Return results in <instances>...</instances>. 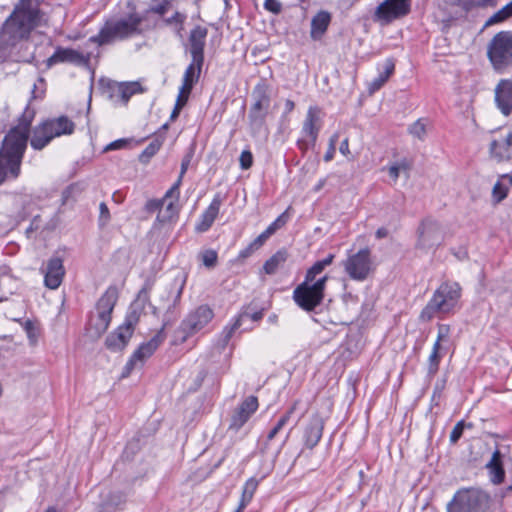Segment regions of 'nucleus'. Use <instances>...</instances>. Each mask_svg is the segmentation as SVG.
<instances>
[{
    "label": "nucleus",
    "instance_id": "f3484780",
    "mask_svg": "<svg viewBox=\"0 0 512 512\" xmlns=\"http://www.w3.org/2000/svg\"><path fill=\"white\" fill-rule=\"evenodd\" d=\"M322 111L318 106H310L307 110L305 120L302 126V133L309 137L311 145L316 143L319 132L322 127Z\"/></svg>",
    "mask_w": 512,
    "mask_h": 512
},
{
    "label": "nucleus",
    "instance_id": "f8f14e48",
    "mask_svg": "<svg viewBox=\"0 0 512 512\" xmlns=\"http://www.w3.org/2000/svg\"><path fill=\"white\" fill-rule=\"evenodd\" d=\"M138 320L139 316L135 311L128 313L124 322L107 336L106 347L112 352L123 350L131 339Z\"/></svg>",
    "mask_w": 512,
    "mask_h": 512
},
{
    "label": "nucleus",
    "instance_id": "2eb2a0df",
    "mask_svg": "<svg viewBox=\"0 0 512 512\" xmlns=\"http://www.w3.org/2000/svg\"><path fill=\"white\" fill-rule=\"evenodd\" d=\"M213 311L206 305L199 306L181 323V329L186 335H192L203 329L213 318Z\"/></svg>",
    "mask_w": 512,
    "mask_h": 512
},
{
    "label": "nucleus",
    "instance_id": "412c9836",
    "mask_svg": "<svg viewBox=\"0 0 512 512\" xmlns=\"http://www.w3.org/2000/svg\"><path fill=\"white\" fill-rule=\"evenodd\" d=\"M495 102L505 116L512 114V80L502 79L495 87Z\"/></svg>",
    "mask_w": 512,
    "mask_h": 512
},
{
    "label": "nucleus",
    "instance_id": "338daca9",
    "mask_svg": "<svg viewBox=\"0 0 512 512\" xmlns=\"http://www.w3.org/2000/svg\"><path fill=\"white\" fill-rule=\"evenodd\" d=\"M339 151L342 155L344 156H348L350 154V150H349V140L348 138H345L341 144H340V147H339Z\"/></svg>",
    "mask_w": 512,
    "mask_h": 512
},
{
    "label": "nucleus",
    "instance_id": "423d86ee",
    "mask_svg": "<svg viewBox=\"0 0 512 512\" xmlns=\"http://www.w3.org/2000/svg\"><path fill=\"white\" fill-rule=\"evenodd\" d=\"M118 299L115 287H109L96 304V313L91 315L87 332L92 338H99L106 332L111 322V314Z\"/></svg>",
    "mask_w": 512,
    "mask_h": 512
},
{
    "label": "nucleus",
    "instance_id": "ddd939ff",
    "mask_svg": "<svg viewBox=\"0 0 512 512\" xmlns=\"http://www.w3.org/2000/svg\"><path fill=\"white\" fill-rule=\"evenodd\" d=\"M410 10L411 3L407 2V0H384L377 6L374 18L384 24H388L406 16Z\"/></svg>",
    "mask_w": 512,
    "mask_h": 512
},
{
    "label": "nucleus",
    "instance_id": "4d7b16f0",
    "mask_svg": "<svg viewBox=\"0 0 512 512\" xmlns=\"http://www.w3.org/2000/svg\"><path fill=\"white\" fill-rule=\"evenodd\" d=\"M99 210H100L99 221L102 225H104L110 219L109 209H108L107 205L104 202H102V203H100Z\"/></svg>",
    "mask_w": 512,
    "mask_h": 512
},
{
    "label": "nucleus",
    "instance_id": "aec40b11",
    "mask_svg": "<svg viewBox=\"0 0 512 512\" xmlns=\"http://www.w3.org/2000/svg\"><path fill=\"white\" fill-rule=\"evenodd\" d=\"M258 408L257 397L248 396L235 410L231 417L230 428L239 430Z\"/></svg>",
    "mask_w": 512,
    "mask_h": 512
},
{
    "label": "nucleus",
    "instance_id": "f704fd0d",
    "mask_svg": "<svg viewBox=\"0 0 512 512\" xmlns=\"http://www.w3.org/2000/svg\"><path fill=\"white\" fill-rule=\"evenodd\" d=\"M259 482L260 480L256 479L255 477H251L245 482L239 502L240 509H245L247 505L252 501L253 496L258 488Z\"/></svg>",
    "mask_w": 512,
    "mask_h": 512
},
{
    "label": "nucleus",
    "instance_id": "393cba45",
    "mask_svg": "<svg viewBox=\"0 0 512 512\" xmlns=\"http://www.w3.org/2000/svg\"><path fill=\"white\" fill-rule=\"evenodd\" d=\"M223 199L220 194H216L207 209L201 214L196 224L198 232H206L210 229L219 214Z\"/></svg>",
    "mask_w": 512,
    "mask_h": 512
},
{
    "label": "nucleus",
    "instance_id": "ea45409f",
    "mask_svg": "<svg viewBox=\"0 0 512 512\" xmlns=\"http://www.w3.org/2000/svg\"><path fill=\"white\" fill-rule=\"evenodd\" d=\"M186 19L187 15L185 13L175 11L170 17L163 18V23L166 26L173 27L176 31L180 32L183 30Z\"/></svg>",
    "mask_w": 512,
    "mask_h": 512
},
{
    "label": "nucleus",
    "instance_id": "864d4df0",
    "mask_svg": "<svg viewBox=\"0 0 512 512\" xmlns=\"http://www.w3.org/2000/svg\"><path fill=\"white\" fill-rule=\"evenodd\" d=\"M438 341L448 342L450 339V326L446 324H439L437 330Z\"/></svg>",
    "mask_w": 512,
    "mask_h": 512
},
{
    "label": "nucleus",
    "instance_id": "de8ad7c7",
    "mask_svg": "<svg viewBox=\"0 0 512 512\" xmlns=\"http://www.w3.org/2000/svg\"><path fill=\"white\" fill-rule=\"evenodd\" d=\"M190 94H182L181 89H179V93L176 99V103L174 109L170 115L171 120H174L178 117L181 109L185 106L188 101Z\"/></svg>",
    "mask_w": 512,
    "mask_h": 512
},
{
    "label": "nucleus",
    "instance_id": "6ab92c4d",
    "mask_svg": "<svg viewBox=\"0 0 512 512\" xmlns=\"http://www.w3.org/2000/svg\"><path fill=\"white\" fill-rule=\"evenodd\" d=\"M208 34V29L204 26H195L189 34L188 43H189V52L192 58H194V62L200 63L201 60H204V48L206 45V38Z\"/></svg>",
    "mask_w": 512,
    "mask_h": 512
},
{
    "label": "nucleus",
    "instance_id": "bf43d9fd",
    "mask_svg": "<svg viewBox=\"0 0 512 512\" xmlns=\"http://www.w3.org/2000/svg\"><path fill=\"white\" fill-rule=\"evenodd\" d=\"M270 237L268 235L265 234V232L263 231L257 238H255L251 244L253 245V247L258 250L259 248H261L264 243L269 239Z\"/></svg>",
    "mask_w": 512,
    "mask_h": 512
},
{
    "label": "nucleus",
    "instance_id": "5fc2aeb1",
    "mask_svg": "<svg viewBox=\"0 0 512 512\" xmlns=\"http://www.w3.org/2000/svg\"><path fill=\"white\" fill-rule=\"evenodd\" d=\"M264 8L274 14H279L282 10V4L278 0H265Z\"/></svg>",
    "mask_w": 512,
    "mask_h": 512
},
{
    "label": "nucleus",
    "instance_id": "a878e982",
    "mask_svg": "<svg viewBox=\"0 0 512 512\" xmlns=\"http://www.w3.org/2000/svg\"><path fill=\"white\" fill-rule=\"evenodd\" d=\"M244 317H250L253 321H258L262 318V312H255L252 315L248 313L241 314L235 319L232 325L225 326L216 343L219 350H223L228 345L234 332L241 326Z\"/></svg>",
    "mask_w": 512,
    "mask_h": 512
},
{
    "label": "nucleus",
    "instance_id": "7c9ffc66",
    "mask_svg": "<svg viewBox=\"0 0 512 512\" xmlns=\"http://www.w3.org/2000/svg\"><path fill=\"white\" fill-rule=\"evenodd\" d=\"M125 495L121 492H109L100 503L96 512H116L117 508L125 502Z\"/></svg>",
    "mask_w": 512,
    "mask_h": 512
},
{
    "label": "nucleus",
    "instance_id": "4c0bfd02",
    "mask_svg": "<svg viewBox=\"0 0 512 512\" xmlns=\"http://www.w3.org/2000/svg\"><path fill=\"white\" fill-rule=\"evenodd\" d=\"M510 17H512V1L495 12L491 17H489L485 23V26H492L494 24L502 23Z\"/></svg>",
    "mask_w": 512,
    "mask_h": 512
},
{
    "label": "nucleus",
    "instance_id": "20e7f679",
    "mask_svg": "<svg viewBox=\"0 0 512 512\" xmlns=\"http://www.w3.org/2000/svg\"><path fill=\"white\" fill-rule=\"evenodd\" d=\"M327 281V275L320 278L308 277V272H306L304 281L293 291V300L302 310L313 311L324 299Z\"/></svg>",
    "mask_w": 512,
    "mask_h": 512
},
{
    "label": "nucleus",
    "instance_id": "0eeeda50",
    "mask_svg": "<svg viewBox=\"0 0 512 512\" xmlns=\"http://www.w3.org/2000/svg\"><path fill=\"white\" fill-rule=\"evenodd\" d=\"M74 129V122L66 116L49 119L35 128L30 144L35 150H41L54 138L70 135Z\"/></svg>",
    "mask_w": 512,
    "mask_h": 512
},
{
    "label": "nucleus",
    "instance_id": "4468645a",
    "mask_svg": "<svg viewBox=\"0 0 512 512\" xmlns=\"http://www.w3.org/2000/svg\"><path fill=\"white\" fill-rule=\"evenodd\" d=\"M489 155L498 163H511L512 165V132L495 133L489 143Z\"/></svg>",
    "mask_w": 512,
    "mask_h": 512
},
{
    "label": "nucleus",
    "instance_id": "c756f323",
    "mask_svg": "<svg viewBox=\"0 0 512 512\" xmlns=\"http://www.w3.org/2000/svg\"><path fill=\"white\" fill-rule=\"evenodd\" d=\"M267 114L248 113L249 128L253 137H267L268 128L266 126Z\"/></svg>",
    "mask_w": 512,
    "mask_h": 512
},
{
    "label": "nucleus",
    "instance_id": "39448f33",
    "mask_svg": "<svg viewBox=\"0 0 512 512\" xmlns=\"http://www.w3.org/2000/svg\"><path fill=\"white\" fill-rule=\"evenodd\" d=\"M460 292L461 288L458 283L441 284L422 310L420 318L429 321L438 313L450 312L456 306Z\"/></svg>",
    "mask_w": 512,
    "mask_h": 512
},
{
    "label": "nucleus",
    "instance_id": "c9c22d12",
    "mask_svg": "<svg viewBox=\"0 0 512 512\" xmlns=\"http://www.w3.org/2000/svg\"><path fill=\"white\" fill-rule=\"evenodd\" d=\"M191 160H192V153H189L184 156V158L182 159V162H181L180 175H179L177 181L173 184V186L166 192V196L178 198L179 187L181 185L182 178H183L184 174L186 173V171L191 163Z\"/></svg>",
    "mask_w": 512,
    "mask_h": 512
},
{
    "label": "nucleus",
    "instance_id": "bb28decb",
    "mask_svg": "<svg viewBox=\"0 0 512 512\" xmlns=\"http://www.w3.org/2000/svg\"><path fill=\"white\" fill-rule=\"evenodd\" d=\"M204 60H201L200 63L194 62V58H192L191 63L185 69L182 78V85L179 89H181L182 94H190L193 86L198 82L200 78V74L202 71Z\"/></svg>",
    "mask_w": 512,
    "mask_h": 512
},
{
    "label": "nucleus",
    "instance_id": "b1692460",
    "mask_svg": "<svg viewBox=\"0 0 512 512\" xmlns=\"http://www.w3.org/2000/svg\"><path fill=\"white\" fill-rule=\"evenodd\" d=\"M85 61V57L80 52L71 48L57 47L55 52L46 60V66L50 68L59 63L81 65Z\"/></svg>",
    "mask_w": 512,
    "mask_h": 512
},
{
    "label": "nucleus",
    "instance_id": "c85d7f7f",
    "mask_svg": "<svg viewBox=\"0 0 512 512\" xmlns=\"http://www.w3.org/2000/svg\"><path fill=\"white\" fill-rule=\"evenodd\" d=\"M331 22V14L328 11H319L311 20L310 36L314 40L320 39L327 31Z\"/></svg>",
    "mask_w": 512,
    "mask_h": 512
},
{
    "label": "nucleus",
    "instance_id": "774afa93",
    "mask_svg": "<svg viewBox=\"0 0 512 512\" xmlns=\"http://www.w3.org/2000/svg\"><path fill=\"white\" fill-rule=\"evenodd\" d=\"M336 151V147L333 145H328V149L326 153L324 154V161L329 162L334 158Z\"/></svg>",
    "mask_w": 512,
    "mask_h": 512
},
{
    "label": "nucleus",
    "instance_id": "052dcab7",
    "mask_svg": "<svg viewBox=\"0 0 512 512\" xmlns=\"http://www.w3.org/2000/svg\"><path fill=\"white\" fill-rule=\"evenodd\" d=\"M41 219L39 216L33 218L30 226L26 229V234L30 237L31 233L38 230L40 228Z\"/></svg>",
    "mask_w": 512,
    "mask_h": 512
},
{
    "label": "nucleus",
    "instance_id": "13d9d810",
    "mask_svg": "<svg viewBox=\"0 0 512 512\" xmlns=\"http://www.w3.org/2000/svg\"><path fill=\"white\" fill-rule=\"evenodd\" d=\"M481 0H451V3L454 5L462 6L465 9H469L473 6H478Z\"/></svg>",
    "mask_w": 512,
    "mask_h": 512
},
{
    "label": "nucleus",
    "instance_id": "6e6d98bb",
    "mask_svg": "<svg viewBox=\"0 0 512 512\" xmlns=\"http://www.w3.org/2000/svg\"><path fill=\"white\" fill-rule=\"evenodd\" d=\"M24 330L26 331L27 337L30 340V342L32 344L36 343L37 335H36L35 327H34V324L30 320H27L24 323Z\"/></svg>",
    "mask_w": 512,
    "mask_h": 512
},
{
    "label": "nucleus",
    "instance_id": "72a5a7b5",
    "mask_svg": "<svg viewBox=\"0 0 512 512\" xmlns=\"http://www.w3.org/2000/svg\"><path fill=\"white\" fill-rule=\"evenodd\" d=\"M487 467L490 469L492 474V482L494 484H500L504 480V469L502 467L501 462V453L499 450H496L491 457V460L487 464Z\"/></svg>",
    "mask_w": 512,
    "mask_h": 512
},
{
    "label": "nucleus",
    "instance_id": "49530a36",
    "mask_svg": "<svg viewBox=\"0 0 512 512\" xmlns=\"http://www.w3.org/2000/svg\"><path fill=\"white\" fill-rule=\"evenodd\" d=\"M465 428L472 429V423H465L463 420L456 423L450 433V443L455 444L461 438Z\"/></svg>",
    "mask_w": 512,
    "mask_h": 512
},
{
    "label": "nucleus",
    "instance_id": "6e6552de",
    "mask_svg": "<svg viewBox=\"0 0 512 512\" xmlns=\"http://www.w3.org/2000/svg\"><path fill=\"white\" fill-rule=\"evenodd\" d=\"M489 495L477 488L458 490L447 504V512H486L489 509Z\"/></svg>",
    "mask_w": 512,
    "mask_h": 512
},
{
    "label": "nucleus",
    "instance_id": "2f4dec72",
    "mask_svg": "<svg viewBox=\"0 0 512 512\" xmlns=\"http://www.w3.org/2000/svg\"><path fill=\"white\" fill-rule=\"evenodd\" d=\"M288 253L285 249L278 250L263 265V270L268 275H273L286 262Z\"/></svg>",
    "mask_w": 512,
    "mask_h": 512
},
{
    "label": "nucleus",
    "instance_id": "5701e85b",
    "mask_svg": "<svg viewBox=\"0 0 512 512\" xmlns=\"http://www.w3.org/2000/svg\"><path fill=\"white\" fill-rule=\"evenodd\" d=\"M324 430V419L319 414H314L304 429L303 441L308 449H313L322 438Z\"/></svg>",
    "mask_w": 512,
    "mask_h": 512
},
{
    "label": "nucleus",
    "instance_id": "1a4fd4ad",
    "mask_svg": "<svg viewBox=\"0 0 512 512\" xmlns=\"http://www.w3.org/2000/svg\"><path fill=\"white\" fill-rule=\"evenodd\" d=\"M490 62L495 70L503 72L512 65V32L497 33L488 45L487 51Z\"/></svg>",
    "mask_w": 512,
    "mask_h": 512
},
{
    "label": "nucleus",
    "instance_id": "f257e3e1",
    "mask_svg": "<svg viewBox=\"0 0 512 512\" xmlns=\"http://www.w3.org/2000/svg\"><path fill=\"white\" fill-rule=\"evenodd\" d=\"M48 22L39 0H20L0 28V45L15 47L26 42L34 30L47 26Z\"/></svg>",
    "mask_w": 512,
    "mask_h": 512
},
{
    "label": "nucleus",
    "instance_id": "473e14b6",
    "mask_svg": "<svg viewBox=\"0 0 512 512\" xmlns=\"http://www.w3.org/2000/svg\"><path fill=\"white\" fill-rule=\"evenodd\" d=\"M113 92L127 103L134 94L142 92V88L138 82L119 83L115 85Z\"/></svg>",
    "mask_w": 512,
    "mask_h": 512
},
{
    "label": "nucleus",
    "instance_id": "58836bf2",
    "mask_svg": "<svg viewBox=\"0 0 512 512\" xmlns=\"http://www.w3.org/2000/svg\"><path fill=\"white\" fill-rule=\"evenodd\" d=\"M174 0H152V4L143 15L154 13L163 17L172 7Z\"/></svg>",
    "mask_w": 512,
    "mask_h": 512
},
{
    "label": "nucleus",
    "instance_id": "e2e57ef3",
    "mask_svg": "<svg viewBox=\"0 0 512 512\" xmlns=\"http://www.w3.org/2000/svg\"><path fill=\"white\" fill-rule=\"evenodd\" d=\"M288 219H289L288 210H286L281 215H279L273 222L280 229L287 223Z\"/></svg>",
    "mask_w": 512,
    "mask_h": 512
},
{
    "label": "nucleus",
    "instance_id": "603ef678",
    "mask_svg": "<svg viewBox=\"0 0 512 512\" xmlns=\"http://www.w3.org/2000/svg\"><path fill=\"white\" fill-rule=\"evenodd\" d=\"M167 199H173V197H168L165 195L161 200H150L147 202L146 208L151 212L156 210L159 211L161 206H164V204L167 202ZM174 199L177 200L178 198L174 197Z\"/></svg>",
    "mask_w": 512,
    "mask_h": 512
},
{
    "label": "nucleus",
    "instance_id": "9b49d317",
    "mask_svg": "<svg viewBox=\"0 0 512 512\" xmlns=\"http://www.w3.org/2000/svg\"><path fill=\"white\" fill-rule=\"evenodd\" d=\"M345 272L356 281H364L373 270L371 252L368 248L360 249L343 262Z\"/></svg>",
    "mask_w": 512,
    "mask_h": 512
},
{
    "label": "nucleus",
    "instance_id": "09e8293b",
    "mask_svg": "<svg viewBox=\"0 0 512 512\" xmlns=\"http://www.w3.org/2000/svg\"><path fill=\"white\" fill-rule=\"evenodd\" d=\"M408 131L412 136L422 140L426 134V127L421 120H417L409 126Z\"/></svg>",
    "mask_w": 512,
    "mask_h": 512
},
{
    "label": "nucleus",
    "instance_id": "a18cd8bd",
    "mask_svg": "<svg viewBox=\"0 0 512 512\" xmlns=\"http://www.w3.org/2000/svg\"><path fill=\"white\" fill-rule=\"evenodd\" d=\"M162 140L154 139L141 153L140 160L142 162H147L151 157H153L161 148Z\"/></svg>",
    "mask_w": 512,
    "mask_h": 512
},
{
    "label": "nucleus",
    "instance_id": "680f3d73",
    "mask_svg": "<svg viewBox=\"0 0 512 512\" xmlns=\"http://www.w3.org/2000/svg\"><path fill=\"white\" fill-rule=\"evenodd\" d=\"M127 144V141L125 139H118L116 141L111 142L108 144L105 148V150H117L123 148Z\"/></svg>",
    "mask_w": 512,
    "mask_h": 512
},
{
    "label": "nucleus",
    "instance_id": "7ed1b4c3",
    "mask_svg": "<svg viewBox=\"0 0 512 512\" xmlns=\"http://www.w3.org/2000/svg\"><path fill=\"white\" fill-rule=\"evenodd\" d=\"M145 15L131 13L117 20L107 21L97 35L91 36L89 41L99 46L122 41L134 36L142 35L147 29L143 27Z\"/></svg>",
    "mask_w": 512,
    "mask_h": 512
},
{
    "label": "nucleus",
    "instance_id": "a19ab883",
    "mask_svg": "<svg viewBox=\"0 0 512 512\" xmlns=\"http://www.w3.org/2000/svg\"><path fill=\"white\" fill-rule=\"evenodd\" d=\"M334 258H335L334 254H328L324 259L315 262L307 270L308 277H312V276H316L317 277L318 275H320L327 266L332 264Z\"/></svg>",
    "mask_w": 512,
    "mask_h": 512
},
{
    "label": "nucleus",
    "instance_id": "3c124183",
    "mask_svg": "<svg viewBox=\"0 0 512 512\" xmlns=\"http://www.w3.org/2000/svg\"><path fill=\"white\" fill-rule=\"evenodd\" d=\"M240 167L243 170L249 169L253 164V155L249 150H243L240 154Z\"/></svg>",
    "mask_w": 512,
    "mask_h": 512
},
{
    "label": "nucleus",
    "instance_id": "f03ea898",
    "mask_svg": "<svg viewBox=\"0 0 512 512\" xmlns=\"http://www.w3.org/2000/svg\"><path fill=\"white\" fill-rule=\"evenodd\" d=\"M33 114L25 112L17 126L5 136L0 149V184L5 179H16L20 175L21 162L27 146L29 128Z\"/></svg>",
    "mask_w": 512,
    "mask_h": 512
},
{
    "label": "nucleus",
    "instance_id": "9d476101",
    "mask_svg": "<svg viewBox=\"0 0 512 512\" xmlns=\"http://www.w3.org/2000/svg\"><path fill=\"white\" fill-rule=\"evenodd\" d=\"M445 239V231L442 225L433 218H425L417 229V241L415 247L428 252L438 248Z\"/></svg>",
    "mask_w": 512,
    "mask_h": 512
},
{
    "label": "nucleus",
    "instance_id": "8fccbe9b",
    "mask_svg": "<svg viewBox=\"0 0 512 512\" xmlns=\"http://www.w3.org/2000/svg\"><path fill=\"white\" fill-rule=\"evenodd\" d=\"M217 258H218V255L215 250L210 249V250H206L202 253V262L208 268H212L216 265Z\"/></svg>",
    "mask_w": 512,
    "mask_h": 512
},
{
    "label": "nucleus",
    "instance_id": "37998d69",
    "mask_svg": "<svg viewBox=\"0 0 512 512\" xmlns=\"http://www.w3.org/2000/svg\"><path fill=\"white\" fill-rule=\"evenodd\" d=\"M509 186L499 179L493 186L492 198L495 203H500L507 197Z\"/></svg>",
    "mask_w": 512,
    "mask_h": 512
},
{
    "label": "nucleus",
    "instance_id": "dca6fc26",
    "mask_svg": "<svg viewBox=\"0 0 512 512\" xmlns=\"http://www.w3.org/2000/svg\"><path fill=\"white\" fill-rule=\"evenodd\" d=\"M164 335L162 330L159 331L155 336H153L148 342L141 344L138 349L132 354L129 361L125 366V370L127 374L131 372V370L137 365V363H142L144 360L149 358L159 347V345L163 342Z\"/></svg>",
    "mask_w": 512,
    "mask_h": 512
},
{
    "label": "nucleus",
    "instance_id": "e433bc0d",
    "mask_svg": "<svg viewBox=\"0 0 512 512\" xmlns=\"http://www.w3.org/2000/svg\"><path fill=\"white\" fill-rule=\"evenodd\" d=\"M177 212L178 209L176 203L172 199H167V202L164 206H161L158 212L157 221L160 223H167L176 216Z\"/></svg>",
    "mask_w": 512,
    "mask_h": 512
},
{
    "label": "nucleus",
    "instance_id": "0e129e2a",
    "mask_svg": "<svg viewBox=\"0 0 512 512\" xmlns=\"http://www.w3.org/2000/svg\"><path fill=\"white\" fill-rule=\"evenodd\" d=\"M256 249L253 247V245L250 243L245 249L241 250L239 253V257L242 259L250 257Z\"/></svg>",
    "mask_w": 512,
    "mask_h": 512
},
{
    "label": "nucleus",
    "instance_id": "a211bd4d",
    "mask_svg": "<svg viewBox=\"0 0 512 512\" xmlns=\"http://www.w3.org/2000/svg\"><path fill=\"white\" fill-rule=\"evenodd\" d=\"M253 104L249 112L268 114L271 103V88L264 82H259L252 91Z\"/></svg>",
    "mask_w": 512,
    "mask_h": 512
},
{
    "label": "nucleus",
    "instance_id": "4be33fe9",
    "mask_svg": "<svg viewBox=\"0 0 512 512\" xmlns=\"http://www.w3.org/2000/svg\"><path fill=\"white\" fill-rule=\"evenodd\" d=\"M64 275L65 269L62 259L60 257L50 258L44 275L45 286L49 289H57L61 285Z\"/></svg>",
    "mask_w": 512,
    "mask_h": 512
},
{
    "label": "nucleus",
    "instance_id": "cd10ccee",
    "mask_svg": "<svg viewBox=\"0 0 512 512\" xmlns=\"http://www.w3.org/2000/svg\"><path fill=\"white\" fill-rule=\"evenodd\" d=\"M395 63L393 59L388 58L382 65L378 66L379 74L368 84V91L370 94L378 91L394 73Z\"/></svg>",
    "mask_w": 512,
    "mask_h": 512
},
{
    "label": "nucleus",
    "instance_id": "c03bdc74",
    "mask_svg": "<svg viewBox=\"0 0 512 512\" xmlns=\"http://www.w3.org/2000/svg\"><path fill=\"white\" fill-rule=\"evenodd\" d=\"M441 358L442 352L431 351L427 361V372L429 376H434L438 372Z\"/></svg>",
    "mask_w": 512,
    "mask_h": 512
},
{
    "label": "nucleus",
    "instance_id": "69168bd1",
    "mask_svg": "<svg viewBox=\"0 0 512 512\" xmlns=\"http://www.w3.org/2000/svg\"><path fill=\"white\" fill-rule=\"evenodd\" d=\"M388 172H389L390 177L393 179V181L396 182L401 171L399 170V167H397L393 163L392 165L389 166Z\"/></svg>",
    "mask_w": 512,
    "mask_h": 512
},
{
    "label": "nucleus",
    "instance_id": "79ce46f5",
    "mask_svg": "<svg viewBox=\"0 0 512 512\" xmlns=\"http://www.w3.org/2000/svg\"><path fill=\"white\" fill-rule=\"evenodd\" d=\"M294 410H295V406H292L288 411H286L279 418V420L277 421L276 425L268 433V435H267L268 440H272L283 429V427L290 420V417L293 414Z\"/></svg>",
    "mask_w": 512,
    "mask_h": 512
}]
</instances>
